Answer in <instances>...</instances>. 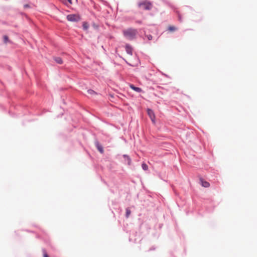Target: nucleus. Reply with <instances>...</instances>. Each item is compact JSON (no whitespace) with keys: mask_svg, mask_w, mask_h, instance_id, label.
<instances>
[{"mask_svg":"<svg viewBox=\"0 0 257 257\" xmlns=\"http://www.w3.org/2000/svg\"><path fill=\"white\" fill-rule=\"evenodd\" d=\"M137 34V31L133 29H128L123 31L124 36L128 40L134 39Z\"/></svg>","mask_w":257,"mask_h":257,"instance_id":"f257e3e1","label":"nucleus"},{"mask_svg":"<svg viewBox=\"0 0 257 257\" xmlns=\"http://www.w3.org/2000/svg\"><path fill=\"white\" fill-rule=\"evenodd\" d=\"M138 6L145 10H150L152 8V3L147 0L139 3Z\"/></svg>","mask_w":257,"mask_h":257,"instance_id":"f03ea898","label":"nucleus"},{"mask_svg":"<svg viewBox=\"0 0 257 257\" xmlns=\"http://www.w3.org/2000/svg\"><path fill=\"white\" fill-rule=\"evenodd\" d=\"M67 20L69 22H77L80 20V16L78 14H70L67 16Z\"/></svg>","mask_w":257,"mask_h":257,"instance_id":"7ed1b4c3","label":"nucleus"},{"mask_svg":"<svg viewBox=\"0 0 257 257\" xmlns=\"http://www.w3.org/2000/svg\"><path fill=\"white\" fill-rule=\"evenodd\" d=\"M147 112L152 121L155 123V115L153 111L151 109H148Z\"/></svg>","mask_w":257,"mask_h":257,"instance_id":"20e7f679","label":"nucleus"},{"mask_svg":"<svg viewBox=\"0 0 257 257\" xmlns=\"http://www.w3.org/2000/svg\"><path fill=\"white\" fill-rule=\"evenodd\" d=\"M125 50L127 54L130 55H132L133 54V49L131 46L129 45H126L125 46Z\"/></svg>","mask_w":257,"mask_h":257,"instance_id":"39448f33","label":"nucleus"},{"mask_svg":"<svg viewBox=\"0 0 257 257\" xmlns=\"http://www.w3.org/2000/svg\"><path fill=\"white\" fill-rule=\"evenodd\" d=\"M130 87L131 89L137 92H141L142 91V90L141 88L136 87L133 84H130Z\"/></svg>","mask_w":257,"mask_h":257,"instance_id":"423d86ee","label":"nucleus"},{"mask_svg":"<svg viewBox=\"0 0 257 257\" xmlns=\"http://www.w3.org/2000/svg\"><path fill=\"white\" fill-rule=\"evenodd\" d=\"M200 182L201 183V185L203 187H206V188L209 187L210 184L208 182H207L206 181H204L203 179H200Z\"/></svg>","mask_w":257,"mask_h":257,"instance_id":"0eeeda50","label":"nucleus"},{"mask_svg":"<svg viewBox=\"0 0 257 257\" xmlns=\"http://www.w3.org/2000/svg\"><path fill=\"white\" fill-rule=\"evenodd\" d=\"M123 158L125 159V161L127 162V163L128 165H131V158L127 155H124Z\"/></svg>","mask_w":257,"mask_h":257,"instance_id":"6e6552de","label":"nucleus"},{"mask_svg":"<svg viewBox=\"0 0 257 257\" xmlns=\"http://www.w3.org/2000/svg\"><path fill=\"white\" fill-rule=\"evenodd\" d=\"M96 147H97V148L98 149V150L101 153H103V148L98 143H96Z\"/></svg>","mask_w":257,"mask_h":257,"instance_id":"1a4fd4ad","label":"nucleus"},{"mask_svg":"<svg viewBox=\"0 0 257 257\" xmlns=\"http://www.w3.org/2000/svg\"><path fill=\"white\" fill-rule=\"evenodd\" d=\"M55 60L57 63H58L59 64H61L63 63V61H62V59L60 57L55 58Z\"/></svg>","mask_w":257,"mask_h":257,"instance_id":"9d476101","label":"nucleus"},{"mask_svg":"<svg viewBox=\"0 0 257 257\" xmlns=\"http://www.w3.org/2000/svg\"><path fill=\"white\" fill-rule=\"evenodd\" d=\"M83 28L85 30H88L89 28V25L87 22H83Z\"/></svg>","mask_w":257,"mask_h":257,"instance_id":"9b49d317","label":"nucleus"},{"mask_svg":"<svg viewBox=\"0 0 257 257\" xmlns=\"http://www.w3.org/2000/svg\"><path fill=\"white\" fill-rule=\"evenodd\" d=\"M176 30H177V28L175 26H170L168 27V30L171 32L174 31Z\"/></svg>","mask_w":257,"mask_h":257,"instance_id":"f8f14e48","label":"nucleus"},{"mask_svg":"<svg viewBox=\"0 0 257 257\" xmlns=\"http://www.w3.org/2000/svg\"><path fill=\"white\" fill-rule=\"evenodd\" d=\"M87 93L88 94L91 95H94L96 94V92L93 91V90H91V89H89L87 90Z\"/></svg>","mask_w":257,"mask_h":257,"instance_id":"ddd939ff","label":"nucleus"},{"mask_svg":"<svg viewBox=\"0 0 257 257\" xmlns=\"http://www.w3.org/2000/svg\"><path fill=\"white\" fill-rule=\"evenodd\" d=\"M142 168L144 170H147L148 169V165L145 164V163H143L142 164Z\"/></svg>","mask_w":257,"mask_h":257,"instance_id":"4468645a","label":"nucleus"},{"mask_svg":"<svg viewBox=\"0 0 257 257\" xmlns=\"http://www.w3.org/2000/svg\"><path fill=\"white\" fill-rule=\"evenodd\" d=\"M131 210L128 208H127L126 209V217L127 218H128L129 217L130 215L131 214Z\"/></svg>","mask_w":257,"mask_h":257,"instance_id":"2eb2a0df","label":"nucleus"},{"mask_svg":"<svg viewBox=\"0 0 257 257\" xmlns=\"http://www.w3.org/2000/svg\"><path fill=\"white\" fill-rule=\"evenodd\" d=\"M4 41L5 43H7L9 41L8 37L7 36H5L4 37Z\"/></svg>","mask_w":257,"mask_h":257,"instance_id":"dca6fc26","label":"nucleus"},{"mask_svg":"<svg viewBox=\"0 0 257 257\" xmlns=\"http://www.w3.org/2000/svg\"><path fill=\"white\" fill-rule=\"evenodd\" d=\"M43 257H49L46 251L45 250H43Z\"/></svg>","mask_w":257,"mask_h":257,"instance_id":"f3484780","label":"nucleus"},{"mask_svg":"<svg viewBox=\"0 0 257 257\" xmlns=\"http://www.w3.org/2000/svg\"><path fill=\"white\" fill-rule=\"evenodd\" d=\"M148 39L150 40L152 39V36L151 35L148 36Z\"/></svg>","mask_w":257,"mask_h":257,"instance_id":"a211bd4d","label":"nucleus"},{"mask_svg":"<svg viewBox=\"0 0 257 257\" xmlns=\"http://www.w3.org/2000/svg\"><path fill=\"white\" fill-rule=\"evenodd\" d=\"M25 8H29V6L28 5H25Z\"/></svg>","mask_w":257,"mask_h":257,"instance_id":"6ab92c4d","label":"nucleus"},{"mask_svg":"<svg viewBox=\"0 0 257 257\" xmlns=\"http://www.w3.org/2000/svg\"><path fill=\"white\" fill-rule=\"evenodd\" d=\"M179 20H180V21H181V18H180V17H179Z\"/></svg>","mask_w":257,"mask_h":257,"instance_id":"aec40b11","label":"nucleus"}]
</instances>
